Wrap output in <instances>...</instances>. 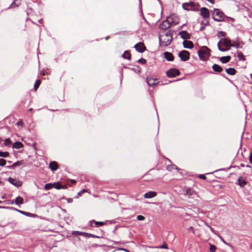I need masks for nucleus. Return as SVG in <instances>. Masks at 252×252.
I'll use <instances>...</instances> for the list:
<instances>
[{"mask_svg":"<svg viewBox=\"0 0 252 252\" xmlns=\"http://www.w3.org/2000/svg\"><path fill=\"white\" fill-rule=\"evenodd\" d=\"M173 34L171 31L158 36L159 44L160 46L166 47L170 44Z\"/></svg>","mask_w":252,"mask_h":252,"instance_id":"f257e3e1","label":"nucleus"},{"mask_svg":"<svg viewBox=\"0 0 252 252\" xmlns=\"http://www.w3.org/2000/svg\"><path fill=\"white\" fill-rule=\"evenodd\" d=\"M211 50L207 46L201 47L198 51L197 53L199 58L202 61L207 60L210 56Z\"/></svg>","mask_w":252,"mask_h":252,"instance_id":"f03ea898","label":"nucleus"},{"mask_svg":"<svg viewBox=\"0 0 252 252\" xmlns=\"http://www.w3.org/2000/svg\"><path fill=\"white\" fill-rule=\"evenodd\" d=\"M225 15L220 10L215 8L213 13V18L215 21L221 22L224 21Z\"/></svg>","mask_w":252,"mask_h":252,"instance_id":"7ed1b4c3","label":"nucleus"},{"mask_svg":"<svg viewBox=\"0 0 252 252\" xmlns=\"http://www.w3.org/2000/svg\"><path fill=\"white\" fill-rule=\"evenodd\" d=\"M166 73L167 77L169 78H173L180 75V72L179 69L175 68H172L167 70Z\"/></svg>","mask_w":252,"mask_h":252,"instance_id":"20e7f679","label":"nucleus"},{"mask_svg":"<svg viewBox=\"0 0 252 252\" xmlns=\"http://www.w3.org/2000/svg\"><path fill=\"white\" fill-rule=\"evenodd\" d=\"M190 54L189 51L182 50L178 54V56L181 60L184 62L188 61L189 59Z\"/></svg>","mask_w":252,"mask_h":252,"instance_id":"39448f33","label":"nucleus"},{"mask_svg":"<svg viewBox=\"0 0 252 252\" xmlns=\"http://www.w3.org/2000/svg\"><path fill=\"white\" fill-rule=\"evenodd\" d=\"M9 209V210H15V211H16L18 212H19L20 213L22 214H23L26 216H28V217H31L33 215V214L29 213V212H25V211H21V210H18L17 209H16V208H14L13 207H7V206H0V209Z\"/></svg>","mask_w":252,"mask_h":252,"instance_id":"423d86ee","label":"nucleus"},{"mask_svg":"<svg viewBox=\"0 0 252 252\" xmlns=\"http://www.w3.org/2000/svg\"><path fill=\"white\" fill-rule=\"evenodd\" d=\"M194 6H195V3L193 2H186L182 4V7L184 9L189 11V10H193L194 11Z\"/></svg>","mask_w":252,"mask_h":252,"instance_id":"0eeeda50","label":"nucleus"},{"mask_svg":"<svg viewBox=\"0 0 252 252\" xmlns=\"http://www.w3.org/2000/svg\"><path fill=\"white\" fill-rule=\"evenodd\" d=\"M147 83L149 86H154L158 83L156 78L148 76L146 79Z\"/></svg>","mask_w":252,"mask_h":252,"instance_id":"6e6552de","label":"nucleus"},{"mask_svg":"<svg viewBox=\"0 0 252 252\" xmlns=\"http://www.w3.org/2000/svg\"><path fill=\"white\" fill-rule=\"evenodd\" d=\"M172 26L171 22L168 20L163 21L159 25V28L161 30H166V29L169 28Z\"/></svg>","mask_w":252,"mask_h":252,"instance_id":"1a4fd4ad","label":"nucleus"},{"mask_svg":"<svg viewBox=\"0 0 252 252\" xmlns=\"http://www.w3.org/2000/svg\"><path fill=\"white\" fill-rule=\"evenodd\" d=\"M134 48L137 51L140 53H143L146 49L143 42L137 43L134 45Z\"/></svg>","mask_w":252,"mask_h":252,"instance_id":"9d476101","label":"nucleus"},{"mask_svg":"<svg viewBox=\"0 0 252 252\" xmlns=\"http://www.w3.org/2000/svg\"><path fill=\"white\" fill-rule=\"evenodd\" d=\"M200 15L204 19H208L210 17L209 10L206 7H202L200 10Z\"/></svg>","mask_w":252,"mask_h":252,"instance_id":"9b49d317","label":"nucleus"},{"mask_svg":"<svg viewBox=\"0 0 252 252\" xmlns=\"http://www.w3.org/2000/svg\"><path fill=\"white\" fill-rule=\"evenodd\" d=\"M8 181L9 183L16 187H21L22 185V182L21 181L12 178L11 177H9L8 179Z\"/></svg>","mask_w":252,"mask_h":252,"instance_id":"f8f14e48","label":"nucleus"},{"mask_svg":"<svg viewBox=\"0 0 252 252\" xmlns=\"http://www.w3.org/2000/svg\"><path fill=\"white\" fill-rule=\"evenodd\" d=\"M181 37L184 40L189 39L190 38V34L186 31H182L179 33Z\"/></svg>","mask_w":252,"mask_h":252,"instance_id":"ddd939ff","label":"nucleus"},{"mask_svg":"<svg viewBox=\"0 0 252 252\" xmlns=\"http://www.w3.org/2000/svg\"><path fill=\"white\" fill-rule=\"evenodd\" d=\"M183 45L184 48L187 49H192L194 47L193 42L189 40H184Z\"/></svg>","mask_w":252,"mask_h":252,"instance_id":"4468645a","label":"nucleus"},{"mask_svg":"<svg viewBox=\"0 0 252 252\" xmlns=\"http://www.w3.org/2000/svg\"><path fill=\"white\" fill-rule=\"evenodd\" d=\"M221 41L223 42V44L224 45L227 47H228V48L230 49V47L231 46V43L232 41L231 40L228 38H224L221 39Z\"/></svg>","mask_w":252,"mask_h":252,"instance_id":"2eb2a0df","label":"nucleus"},{"mask_svg":"<svg viewBox=\"0 0 252 252\" xmlns=\"http://www.w3.org/2000/svg\"><path fill=\"white\" fill-rule=\"evenodd\" d=\"M243 43L242 41H240L239 40L232 41L231 43V47H234L236 48H242V45Z\"/></svg>","mask_w":252,"mask_h":252,"instance_id":"dca6fc26","label":"nucleus"},{"mask_svg":"<svg viewBox=\"0 0 252 252\" xmlns=\"http://www.w3.org/2000/svg\"><path fill=\"white\" fill-rule=\"evenodd\" d=\"M164 58L168 61H173L174 60V57L173 55L168 52H165L164 53Z\"/></svg>","mask_w":252,"mask_h":252,"instance_id":"f3484780","label":"nucleus"},{"mask_svg":"<svg viewBox=\"0 0 252 252\" xmlns=\"http://www.w3.org/2000/svg\"><path fill=\"white\" fill-rule=\"evenodd\" d=\"M157 195L155 191H151L144 194V196L145 198H151Z\"/></svg>","mask_w":252,"mask_h":252,"instance_id":"a211bd4d","label":"nucleus"},{"mask_svg":"<svg viewBox=\"0 0 252 252\" xmlns=\"http://www.w3.org/2000/svg\"><path fill=\"white\" fill-rule=\"evenodd\" d=\"M212 69L215 72L218 73L221 72L223 70L222 68L220 66L216 63L213 65Z\"/></svg>","mask_w":252,"mask_h":252,"instance_id":"6ab92c4d","label":"nucleus"},{"mask_svg":"<svg viewBox=\"0 0 252 252\" xmlns=\"http://www.w3.org/2000/svg\"><path fill=\"white\" fill-rule=\"evenodd\" d=\"M49 168L53 171L57 170L58 168L57 162L56 161H51L49 164Z\"/></svg>","mask_w":252,"mask_h":252,"instance_id":"aec40b11","label":"nucleus"},{"mask_svg":"<svg viewBox=\"0 0 252 252\" xmlns=\"http://www.w3.org/2000/svg\"><path fill=\"white\" fill-rule=\"evenodd\" d=\"M168 18L171 19V21L170 22L171 24H174V25H177L179 23V18L175 15L170 16Z\"/></svg>","mask_w":252,"mask_h":252,"instance_id":"412c9836","label":"nucleus"},{"mask_svg":"<svg viewBox=\"0 0 252 252\" xmlns=\"http://www.w3.org/2000/svg\"><path fill=\"white\" fill-rule=\"evenodd\" d=\"M237 182L238 185L241 188L244 187L247 184V182L242 177H240L238 178Z\"/></svg>","mask_w":252,"mask_h":252,"instance_id":"4be33fe9","label":"nucleus"},{"mask_svg":"<svg viewBox=\"0 0 252 252\" xmlns=\"http://www.w3.org/2000/svg\"><path fill=\"white\" fill-rule=\"evenodd\" d=\"M53 188L57 189H66V187L65 186H62L59 182H55L53 184Z\"/></svg>","mask_w":252,"mask_h":252,"instance_id":"5701e85b","label":"nucleus"},{"mask_svg":"<svg viewBox=\"0 0 252 252\" xmlns=\"http://www.w3.org/2000/svg\"><path fill=\"white\" fill-rule=\"evenodd\" d=\"M220 60L222 63H226L230 61L231 57L230 56L222 57L220 58Z\"/></svg>","mask_w":252,"mask_h":252,"instance_id":"b1692460","label":"nucleus"},{"mask_svg":"<svg viewBox=\"0 0 252 252\" xmlns=\"http://www.w3.org/2000/svg\"><path fill=\"white\" fill-rule=\"evenodd\" d=\"M122 57L125 59L130 60L131 59L130 51L128 50L125 51L124 54L122 55Z\"/></svg>","mask_w":252,"mask_h":252,"instance_id":"393cba45","label":"nucleus"},{"mask_svg":"<svg viewBox=\"0 0 252 252\" xmlns=\"http://www.w3.org/2000/svg\"><path fill=\"white\" fill-rule=\"evenodd\" d=\"M15 203L17 205L23 204L24 203V199L21 196H18L15 199Z\"/></svg>","mask_w":252,"mask_h":252,"instance_id":"a878e982","label":"nucleus"},{"mask_svg":"<svg viewBox=\"0 0 252 252\" xmlns=\"http://www.w3.org/2000/svg\"><path fill=\"white\" fill-rule=\"evenodd\" d=\"M23 144L21 142L17 141L13 144L12 148L18 149L23 147Z\"/></svg>","mask_w":252,"mask_h":252,"instance_id":"bb28decb","label":"nucleus"},{"mask_svg":"<svg viewBox=\"0 0 252 252\" xmlns=\"http://www.w3.org/2000/svg\"><path fill=\"white\" fill-rule=\"evenodd\" d=\"M94 222L95 223V226L96 227H98V226H102V225H103L104 224V222H102V221H95L94 220H92L90 221V225L92 226V223H94Z\"/></svg>","mask_w":252,"mask_h":252,"instance_id":"cd10ccee","label":"nucleus"},{"mask_svg":"<svg viewBox=\"0 0 252 252\" xmlns=\"http://www.w3.org/2000/svg\"><path fill=\"white\" fill-rule=\"evenodd\" d=\"M225 71L227 74L231 75H234L236 73V70L234 68H229L226 69Z\"/></svg>","mask_w":252,"mask_h":252,"instance_id":"c85d7f7f","label":"nucleus"},{"mask_svg":"<svg viewBox=\"0 0 252 252\" xmlns=\"http://www.w3.org/2000/svg\"><path fill=\"white\" fill-rule=\"evenodd\" d=\"M200 24H201V26L200 27L199 30L200 31H202L205 29V26H207L209 24V21H207L205 23L203 21H202Z\"/></svg>","mask_w":252,"mask_h":252,"instance_id":"c756f323","label":"nucleus"},{"mask_svg":"<svg viewBox=\"0 0 252 252\" xmlns=\"http://www.w3.org/2000/svg\"><path fill=\"white\" fill-rule=\"evenodd\" d=\"M222 42V41L220 40L219 41V42L218 43V44H217V46H218V49L220 51H221V52H225V51H226L228 50H229V48H227V49H225V48H222L220 47V42Z\"/></svg>","mask_w":252,"mask_h":252,"instance_id":"7c9ffc66","label":"nucleus"},{"mask_svg":"<svg viewBox=\"0 0 252 252\" xmlns=\"http://www.w3.org/2000/svg\"><path fill=\"white\" fill-rule=\"evenodd\" d=\"M83 234H84V236L85 237H87V238H90V237L100 238V237H99V236H97L96 235H94V234H92L91 233H87V232H86V233H83Z\"/></svg>","mask_w":252,"mask_h":252,"instance_id":"2f4dec72","label":"nucleus"},{"mask_svg":"<svg viewBox=\"0 0 252 252\" xmlns=\"http://www.w3.org/2000/svg\"><path fill=\"white\" fill-rule=\"evenodd\" d=\"M194 192H195L191 189L189 188L186 189L185 194L191 196L194 193Z\"/></svg>","mask_w":252,"mask_h":252,"instance_id":"473e14b6","label":"nucleus"},{"mask_svg":"<svg viewBox=\"0 0 252 252\" xmlns=\"http://www.w3.org/2000/svg\"><path fill=\"white\" fill-rule=\"evenodd\" d=\"M24 163V162L23 160L18 161H17V162L14 163L12 164V166H14V167L15 168L16 166L22 165Z\"/></svg>","mask_w":252,"mask_h":252,"instance_id":"72a5a7b5","label":"nucleus"},{"mask_svg":"<svg viewBox=\"0 0 252 252\" xmlns=\"http://www.w3.org/2000/svg\"><path fill=\"white\" fill-rule=\"evenodd\" d=\"M237 57L240 61H245V58L242 52H239Z\"/></svg>","mask_w":252,"mask_h":252,"instance_id":"f704fd0d","label":"nucleus"},{"mask_svg":"<svg viewBox=\"0 0 252 252\" xmlns=\"http://www.w3.org/2000/svg\"><path fill=\"white\" fill-rule=\"evenodd\" d=\"M53 188V184H52V183L46 184L44 186V189L46 190L51 189Z\"/></svg>","mask_w":252,"mask_h":252,"instance_id":"c9c22d12","label":"nucleus"},{"mask_svg":"<svg viewBox=\"0 0 252 252\" xmlns=\"http://www.w3.org/2000/svg\"><path fill=\"white\" fill-rule=\"evenodd\" d=\"M8 156H9L8 152L0 151V157L6 158V157H8Z\"/></svg>","mask_w":252,"mask_h":252,"instance_id":"e433bc0d","label":"nucleus"},{"mask_svg":"<svg viewBox=\"0 0 252 252\" xmlns=\"http://www.w3.org/2000/svg\"><path fill=\"white\" fill-rule=\"evenodd\" d=\"M40 80H37L36 81V82H35L34 83V89L35 90H36L39 87L40 84Z\"/></svg>","mask_w":252,"mask_h":252,"instance_id":"4c0bfd02","label":"nucleus"},{"mask_svg":"<svg viewBox=\"0 0 252 252\" xmlns=\"http://www.w3.org/2000/svg\"><path fill=\"white\" fill-rule=\"evenodd\" d=\"M210 252H215L216 250V247L213 244H210Z\"/></svg>","mask_w":252,"mask_h":252,"instance_id":"58836bf2","label":"nucleus"},{"mask_svg":"<svg viewBox=\"0 0 252 252\" xmlns=\"http://www.w3.org/2000/svg\"><path fill=\"white\" fill-rule=\"evenodd\" d=\"M217 36L218 37H225L226 36V33L223 31H220L218 32Z\"/></svg>","mask_w":252,"mask_h":252,"instance_id":"ea45409f","label":"nucleus"},{"mask_svg":"<svg viewBox=\"0 0 252 252\" xmlns=\"http://www.w3.org/2000/svg\"><path fill=\"white\" fill-rule=\"evenodd\" d=\"M16 1H18V0L13 1V2L11 4L10 6H9V8H14L16 6H18L19 4V3H17Z\"/></svg>","mask_w":252,"mask_h":252,"instance_id":"a19ab883","label":"nucleus"},{"mask_svg":"<svg viewBox=\"0 0 252 252\" xmlns=\"http://www.w3.org/2000/svg\"><path fill=\"white\" fill-rule=\"evenodd\" d=\"M11 143V141L9 138H7L4 141V145L5 146H9L10 144Z\"/></svg>","mask_w":252,"mask_h":252,"instance_id":"79ce46f5","label":"nucleus"},{"mask_svg":"<svg viewBox=\"0 0 252 252\" xmlns=\"http://www.w3.org/2000/svg\"><path fill=\"white\" fill-rule=\"evenodd\" d=\"M137 62L139 63L144 64L146 63V60L144 58H141L137 61Z\"/></svg>","mask_w":252,"mask_h":252,"instance_id":"37998d69","label":"nucleus"},{"mask_svg":"<svg viewBox=\"0 0 252 252\" xmlns=\"http://www.w3.org/2000/svg\"><path fill=\"white\" fill-rule=\"evenodd\" d=\"M6 160L3 158H0V166H4L6 164Z\"/></svg>","mask_w":252,"mask_h":252,"instance_id":"c03bdc74","label":"nucleus"},{"mask_svg":"<svg viewBox=\"0 0 252 252\" xmlns=\"http://www.w3.org/2000/svg\"><path fill=\"white\" fill-rule=\"evenodd\" d=\"M145 218L142 215H138L137 216V220H144Z\"/></svg>","mask_w":252,"mask_h":252,"instance_id":"a18cd8bd","label":"nucleus"},{"mask_svg":"<svg viewBox=\"0 0 252 252\" xmlns=\"http://www.w3.org/2000/svg\"><path fill=\"white\" fill-rule=\"evenodd\" d=\"M158 249H168L167 245L166 244H163L162 245L159 246L158 247Z\"/></svg>","mask_w":252,"mask_h":252,"instance_id":"49530a36","label":"nucleus"},{"mask_svg":"<svg viewBox=\"0 0 252 252\" xmlns=\"http://www.w3.org/2000/svg\"><path fill=\"white\" fill-rule=\"evenodd\" d=\"M199 178L201 179L205 180L206 179V177L204 174H200L199 175Z\"/></svg>","mask_w":252,"mask_h":252,"instance_id":"de8ad7c7","label":"nucleus"},{"mask_svg":"<svg viewBox=\"0 0 252 252\" xmlns=\"http://www.w3.org/2000/svg\"><path fill=\"white\" fill-rule=\"evenodd\" d=\"M17 125L19 126H23V123L22 121H19L17 123Z\"/></svg>","mask_w":252,"mask_h":252,"instance_id":"09e8293b","label":"nucleus"},{"mask_svg":"<svg viewBox=\"0 0 252 252\" xmlns=\"http://www.w3.org/2000/svg\"><path fill=\"white\" fill-rule=\"evenodd\" d=\"M78 234H79L80 235L84 236L83 233H86V232H80V231H77L76 232Z\"/></svg>","mask_w":252,"mask_h":252,"instance_id":"8fccbe9b","label":"nucleus"},{"mask_svg":"<svg viewBox=\"0 0 252 252\" xmlns=\"http://www.w3.org/2000/svg\"><path fill=\"white\" fill-rule=\"evenodd\" d=\"M249 160H250V162L252 164V152L251 153Z\"/></svg>","mask_w":252,"mask_h":252,"instance_id":"3c124183","label":"nucleus"},{"mask_svg":"<svg viewBox=\"0 0 252 252\" xmlns=\"http://www.w3.org/2000/svg\"><path fill=\"white\" fill-rule=\"evenodd\" d=\"M80 191L82 193H83L84 192H87V190L86 189H82Z\"/></svg>","mask_w":252,"mask_h":252,"instance_id":"603ef678","label":"nucleus"},{"mask_svg":"<svg viewBox=\"0 0 252 252\" xmlns=\"http://www.w3.org/2000/svg\"><path fill=\"white\" fill-rule=\"evenodd\" d=\"M120 250L124 251L126 252H130L128 250H126V249H124V248L120 249Z\"/></svg>","mask_w":252,"mask_h":252,"instance_id":"864d4df0","label":"nucleus"},{"mask_svg":"<svg viewBox=\"0 0 252 252\" xmlns=\"http://www.w3.org/2000/svg\"><path fill=\"white\" fill-rule=\"evenodd\" d=\"M6 167L8 169H11V168H14V166H12V165H11L10 166H6Z\"/></svg>","mask_w":252,"mask_h":252,"instance_id":"5fc2aeb1","label":"nucleus"},{"mask_svg":"<svg viewBox=\"0 0 252 252\" xmlns=\"http://www.w3.org/2000/svg\"><path fill=\"white\" fill-rule=\"evenodd\" d=\"M225 17H226V18H227L230 19L231 20V21H232V22H234V18H231V17H227V16H225Z\"/></svg>","mask_w":252,"mask_h":252,"instance_id":"6e6d98bb","label":"nucleus"},{"mask_svg":"<svg viewBox=\"0 0 252 252\" xmlns=\"http://www.w3.org/2000/svg\"><path fill=\"white\" fill-rule=\"evenodd\" d=\"M209 228L211 230V231L212 232L215 233V230H214V229L212 227H211V226H209Z\"/></svg>","mask_w":252,"mask_h":252,"instance_id":"4d7b16f0","label":"nucleus"},{"mask_svg":"<svg viewBox=\"0 0 252 252\" xmlns=\"http://www.w3.org/2000/svg\"><path fill=\"white\" fill-rule=\"evenodd\" d=\"M207 0L208 1L211 2L212 4L214 3V2H215L214 0Z\"/></svg>","mask_w":252,"mask_h":252,"instance_id":"13d9d810","label":"nucleus"},{"mask_svg":"<svg viewBox=\"0 0 252 252\" xmlns=\"http://www.w3.org/2000/svg\"><path fill=\"white\" fill-rule=\"evenodd\" d=\"M67 202L68 203H70V202H72V198H68L67 199Z\"/></svg>","mask_w":252,"mask_h":252,"instance_id":"bf43d9fd","label":"nucleus"},{"mask_svg":"<svg viewBox=\"0 0 252 252\" xmlns=\"http://www.w3.org/2000/svg\"><path fill=\"white\" fill-rule=\"evenodd\" d=\"M14 203H15V201H10L9 203H8L9 204H13Z\"/></svg>","mask_w":252,"mask_h":252,"instance_id":"052dcab7","label":"nucleus"},{"mask_svg":"<svg viewBox=\"0 0 252 252\" xmlns=\"http://www.w3.org/2000/svg\"><path fill=\"white\" fill-rule=\"evenodd\" d=\"M220 239H221V241H222L224 244H227L226 243V242H225V241H224V240H223L221 237H220Z\"/></svg>","mask_w":252,"mask_h":252,"instance_id":"680f3d73","label":"nucleus"},{"mask_svg":"<svg viewBox=\"0 0 252 252\" xmlns=\"http://www.w3.org/2000/svg\"><path fill=\"white\" fill-rule=\"evenodd\" d=\"M82 194V193L81 192V191H79V192L78 193V196H81Z\"/></svg>","mask_w":252,"mask_h":252,"instance_id":"e2e57ef3","label":"nucleus"},{"mask_svg":"<svg viewBox=\"0 0 252 252\" xmlns=\"http://www.w3.org/2000/svg\"><path fill=\"white\" fill-rule=\"evenodd\" d=\"M71 182L72 183H76V181H75V180H71Z\"/></svg>","mask_w":252,"mask_h":252,"instance_id":"0e129e2a","label":"nucleus"},{"mask_svg":"<svg viewBox=\"0 0 252 252\" xmlns=\"http://www.w3.org/2000/svg\"><path fill=\"white\" fill-rule=\"evenodd\" d=\"M167 169H168V170H171V169H170V166H168V167H167Z\"/></svg>","mask_w":252,"mask_h":252,"instance_id":"69168bd1","label":"nucleus"},{"mask_svg":"<svg viewBox=\"0 0 252 252\" xmlns=\"http://www.w3.org/2000/svg\"><path fill=\"white\" fill-rule=\"evenodd\" d=\"M241 166L244 167V164L243 163H241Z\"/></svg>","mask_w":252,"mask_h":252,"instance_id":"338daca9","label":"nucleus"},{"mask_svg":"<svg viewBox=\"0 0 252 252\" xmlns=\"http://www.w3.org/2000/svg\"><path fill=\"white\" fill-rule=\"evenodd\" d=\"M32 108H30V109H29V111H32Z\"/></svg>","mask_w":252,"mask_h":252,"instance_id":"774afa93","label":"nucleus"}]
</instances>
